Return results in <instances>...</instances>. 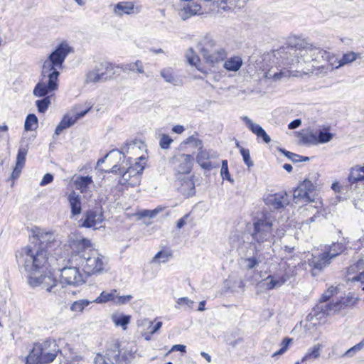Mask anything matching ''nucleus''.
Masks as SVG:
<instances>
[{
  "label": "nucleus",
  "mask_w": 364,
  "mask_h": 364,
  "mask_svg": "<svg viewBox=\"0 0 364 364\" xmlns=\"http://www.w3.org/2000/svg\"><path fill=\"white\" fill-rule=\"evenodd\" d=\"M171 257V254L167 252L161 251L159 252L153 258V262H166L168 261L169 257Z\"/></svg>",
  "instance_id": "53"
},
{
  "label": "nucleus",
  "mask_w": 364,
  "mask_h": 364,
  "mask_svg": "<svg viewBox=\"0 0 364 364\" xmlns=\"http://www.w3.org/2000/svg\"><path fill=\"white\" fill-rule=\"evenodd\" d=\"M164 210V208L159 206L154 210H144L138 213L139 218H154L157 214L161 213Z\"/></svg>",
  "instance_id": "46"
},
{
  "label": "nucleus",
  "mask_w": 364,
  "mask_h": 364,
  "mask_svg": "<svg viewBox=\"0 0 364 364\" xmlns=\"http://www.w3.org/2000/svg\"><path fill=\"white\" fill-rule=\"evenodd\" d=\"M162 326V322L158 321L154 323L153 321L149 319H143L139 323V326L141 328V333L144 336L145 340H150V335L156 333Z\"/></svg>",
  "instance_id": "20"
},
{
  "label": "nucleus",
  "mask_w": 364,
  "mask_h": 364,
  "mask_svg": "<svg viewBox=\"0 0 364 364\" xmlns=\"http://www.w3.org/2000/svg\"><path fill=\"white\" fill-rule=\"evenodd\" d=\"M114 66L109 62H102L97 64L85 75L86 83H97L101 81H107L113 77L114 75Z\"/></svg>",
  "instance_id": "10"
},
{
  "label": "nucleus",
  "mask_w": 364,
  "mask_h": 364,
  "mask_svg": "<svg viewBox=\"0 0 364 364\" xmlns=\"http://www.w3.org/2000/svg\"><path fill=\"white\" fill-rule=\"evenodd\" d=\"M43 279V282L40 283V287L42 289H45L47 292L55 293L54 289L57 287L58 280L53 277L50 271H48V273L45 274Z\"/></svg>",
  "instance_id": "31"
},
{
  "label": "nucleus",
  "mask_w": 364,
  "mask_h": 364,
  "mask_svg": "<svg viewBox=\"0 0 364 364\" xmlns=\"http://www.w3.org/2000/svg\"><path fill=\"white\" fill-rule=\"evenodd\" d=\"M95 364H114L113 361L109 355L107 354V356H104L100 354H97L95 358Z\"/></svg>",
  "instance_id": "54"
},
{
  "label": "nucleus",
  "mask_w": 364,
  "mask_h": 364,
  "mask_svg": "<svg viewBox=\"0 0 364 364\" xmlns=\"http://www.w3.org/2000/svg\"><path fill=\"white\" fill-rule=\"evenodd\" d=\"M300 143L306 145L309 144H318V138L317 134L313 132H306L304 134H301L299 138Z\"/></svg>",
  "instance_id": "41"
},
{
  "label": "nucleus",
  "mask_w": 364,
  "mask_h": 364,
  "mask_svg": "<svg viewBox=\"0 0 364 364\" xmlns=\"http://www.w3.org/2000/svg\"><path fill=\"white\" fill-rule=\"evenodd\" d=\"M177 304L179 305H186L188 308H192L193 301L187 297H183L178 299Z\"/></svg>",
  "instance_id": "62"
},
{
  "label": "nucleus",
  "mask_w": 364,
  "mask_h": 364,
  "mask_svg": "<svg viewBox=\"0 0 364 364\" xmlns=\"http://www.w3.org/2000/svg\"><path fill=\"white\" fill-rule=\"evenodd\" d=\"M348 179L350 183L364 181V166L357 165L352 167Z\"/></svg>",
  "instance_id": "34"
},
{
  "label": "nucleus",
  "mask_w": 364,
  "mask_h": 364,
  "mask_svg": "<svg viewBox=\"0 0 364 364\" xmlns=\"http://www.w3.org/2000/svg\"><path fill=\"white\" fill-rule=\"evenodd\" d=\"M178 189L185 196L190 197L195 194V184L188 176L178 178Z\"/></svg>",
  "instance_id": "22"
},
{
  "label": "nucleus",
  "mask_w": 364,
  "mask_h": 364,
  "mask_svg": "<svg viewBox=\"0 0 364 364\" xmlns=\"http://www.w3.org/2000/svg\"><path fill=\"white\" fill-rule=\"evenodd\" d=\"M330 263L328 255L324 253L318 256H313L311 259H309V264L314 269L321 270Z\"/></svg>",
  "instance_id": "28"
},
{
  "label": "nucleus",
  "mask_w": 364,
  "mask_h": 364,
  "mask_svg": "<svg viewBox=\"0 0 364 364\" xmlns=\"http://www.w3.org/2000/svg\"><path fill=\"white\" fill-rule=\"evenodd\" d=\"M132 299V295L120 296L119 295L117 289H112L109 291H102L100 296L93 300V302L97 304H106L112 301L114 305L121 306L129 303Z\"/></svg>",
  "instance_id": "13"
},
{
  "label": "nucleus",
  "mask_w": 364,
  "mask_h": 364,
  "mask_svg": "<svg viewBox=\"0 0 364 364\" xmlns=\"http://www.w3.org/2000/svg\"><path fill=\"white\" fill-rule=\"evenodd\" d=\"M114 13L119 16L124 14L130 15L132 14L138 13L139 10L134 6L132 1H122L117 3L114 8Z\"/></svg>",
  "instance_id": "23"
},
{
  "label": "nucleus",
  "mask_w": 364,
  "mask_h": 364,
  "mask_svg": "<svg viewBox=\"0 0 364 364\" xmlns=\"http://www.w3.org/2000/svg\"><path fill=\"white\" fill-rule=\"evenodd\" d=\"M85 220L82 224V227L97 229V225L104 220L103 213L100 210H92L86 212Z\"/></svg>",
  "instance_id": "16"
},
{
  "label": "nucleus",
  "mask_w": 364,
  "mask_h": 364,
  "mask_svg": "<svg viewBox=\"0 0 364 364\" xmlns=\"http://www.w3.org/2000/svg\"><path fill=\"white\" fill-rule=\"evenodd\" d=\"M300 186L302 188H304V191L308 193V195L312 196V193L314 191V186L313 183L309 180H304Z\"/></svg>",
  "instance_id": "60"
},
{
  "label": "nucleus",
  "mask_w": 364,
  "mask_h": 364,
  "mask_svg": "<svg viewBox=\"0 0 364 364\" xmlns=\"http://www.w3.org/2000/svg\"><path fill=\"white\" fill-rule=\"evenodd\" d=\"M273 218L269 213L263 214L254 222L251 236L255 252L253 257L245 259V266L247 269H252L258 266L264 259V255L267 253L261 252L269 250L276 239H281L284 236L286 232L284 228H277L274 231L273 230Z\"/></svg>",
  "instance_id": "1"
},
{
  "label": "nucleus",
  "mask_w": 364,
  "mask_h": 364,
  "mask_svg": "<svg viewBox=\"0 0 364 364\" xmlns=\"http://www.w3.org/2000/svg\"><path fill=\"white\" fill-rule=\"evenodd\" d=\"M322 324L316 317L312 316L311 311L304 321L296 325L291 333L297 336L296 339L316 340L318 339L317 326Z\"/></svg>",
  "instance_id": "9"
},
{
  "label": "nucleus",
  "mask_w": 364,
  "mask_h": 364,
  "mask_svg": "<svg viewBox=\"0 0 364 364\" xmlns=\"http://www.w3.org/2000/svg\"><path fill=\"white\" fill-rule=\"evenodd\" d=\"M117 68H120L122 70L124 73L132 71L138 74H144V67L143 63L137 60L134 62H132L127 64H123L121 66H117Z\"/></svg>",
  "instance_id": "35"
},
{
  "label": "nucleus",
  "mask_w": 364,
  "mask_h": 364,
  "mask_svg": "<svg viewBox=\"0 0 364 364\" xmlns=\"http://www.w3.org/2000/svg\"><path fill=\"white\" fill-rule=\"evenodd\" d=\"M286 280L284 277L268 276L261 282V286L265 289L269 290L281 287Z\"/></svg>",
  "instance_id": "27"
},
{
  "label": "nucleus",
  "mask_w": 364,
  "mask_h": 364,
  "mask_svg": "<svg viewBox=\"0 0 364 364\" xmlns=\"http://www.w3.org/2000/svg\"><path fill=\"white\" fill-rule=\"evenodd\" d=\"M198 47L205 62L211 66L224 61L227 57L226 50L217 46L215 40L210 36L202 38Z\"/></svg>",
  "instance_id": "6"
},
{
  "label": "nucleus",
  "mask_w": 364,
  "mask_h": 364,
  "mask_svg": "<svg viewBox=\"0 0 364 364\" xmlns=\"http://www.w3.org/2000/svg\"><path fill=\"white\" fill-rule=\"evenodd\" d=\"M89 110L90 108L84 111L75 112L72 114L65 115L55 129V134L59 135L64 129L73 126L79 119L83 117Z\"/></svg>",
  "instance_id": "15"
},
{
  "label": "nucleus",
  "mask_w": 364,
  "mask_h": 364,
  "mask_svg": "<svg viewBox=\"0 0 364 364\" xmlns=\"http://www.w3.org/2000/svg\"><path fill=\"white\" fill-rule=\"evenodd\" d=\"M68 201L71 208L72 215H79L81 213V200L80 195L75 191L71 192L68 196Z\"/></svg>",
  "instance_id": "32"
},
{
  "label": "nucleus",
  "mask_w": 364,
  "mask_h": 364,
  "mask_svg": "<svg viewBox=\"0 0 364 364\" xmlns=\"http://www.w3.org/2000/svg\"><path fill=\"white\" fill-rule=\"evenodd\" d=\"M50 104V97L46 95L44 96L42 100H39L36 102L38 111L41 113H44L48 109Z\"/></svg>",
  "instance_id": "45"
},
{
  "label": "nucleus",
  "mask_w": 364,
  "mask_h": 364,
  "mask_svg": "<svg viewBox=\"0 0 364 364\" xmlns=\"http://www.w3.org/2000/svg\"><path fill=\"white\" fill-rule=\"evenodd\" d=\"M193 157L190 154H181L178 158L179 165L177 171L180 174L189 173L192 169Z\"/></svg>",
  "instance_id": "24"
},
{
  "label": "nucleus",
  "mask_w": 364,
  "mask_h": 364,
  "mask_svg": "<svg viewBox=\"0 0 364 364\" xmlns=\"http://www.w3.org/2000/svg\"><path fill=\"white\" fill-rule=\"evenodd\" d=\"M73 183L76 189H78L82 193H86L89 186L93 183L91 176H75L73 177Z\"/></svg>",
  "instance_id": "26"
},
{
  "label": "nucleus",
  "mask_w": 364,
  "mask_h": 364,
  "mask_svg": "<svg viewBox=\"0 0 364 364\" xmlns=\"http://www.w3.org/2000/svg\"><path fill=\"white\" fill-rule=\"evenodd\" d=\"M71 252L68 263L80 265L88 275L102 274L106 270L107 261L105 256L91 247L89 240L82 239L70 245Z\"/></svg>",
  "instance_id": "4"
},
{
  "label": "nucleus",
  "mask_w": 364,
  "mask_h": 364,
  "mask_svg": "<svg viewBox=\"0 0 364 364\" xmlns=\"http://www.w3.org/2000/svg\"><path fill=\"white\" fill-rule=\"evenodd\" d=\"M71 50L69 45L63 42L44 60L41 68V79L33 90L34 96L42 97L58 90L59 87V70L63 68L65 59Z\"/></svg>",
  "instance_id": "3"
},
{
  "label": "nucleus",
  "mask_w": 364,
  "mask_h": 364,
  "mask_svg": "<svg viewBox=\"0 0 364 364\" xmlns=\"http://www.w3.org/2000/svg\"><path fill=\"white\" fill-rule=\"evenodd\" d=\"M358 299L354 294L349 293L346 296L341 299L342 304L346 307L352 306L355 304Z\"/></svg>",
  "instance_id": "50"
},
{
  "label": "nucleus",
  "mask_w": 364,
  "mask_h": 364,
  "mask_svg": "<svg viewBox=\"0 0 364 364\" xmlns=\"http://www.w3.org/2000/svg\"><path fill=\"white\" fill-rule=\"evenodd\" d=\"M346 279L364 284V256L348 268ZM363 290L364 291V287Z\"/></svg>",
  "instance_id": "14"
},
{
  "label": "nucleus",
  "mask_w": 364,
  "mask_h": 364,
  "mask_svg": "<svg viewBox=\"0 0 364 364\" xmlns=\"http://www.w3.org/2000/svg\"><path fill=\"white\" fill-rule=\"evenodd\" d=\"M53 181V176L50 173H46L44 175L42 181L40 183V186H44L50 183Z\"/></svg>",
  "instance_id": "63"
},
{
  "label": "nucleus",
  "mask_w": 364,
  "mask_h": 364,
  "mask_svg": "<svg viewBox=\"0 0 364 364\" xmlns=\"http://www.w3.org/2000/svg\"><path fill=\"white\" fill-rule=\"evenodd\" d=\"M41 353V345H38L37 343H36L31 352L26 358V364H43Z\"/></svg>",
  "instance_id": "36"
},
{
  "label": "nucleus",
  "mask_w": 364,
  "mask_h": 364,
  "mask_svg": "<svg viewBox=\"0 0 364 364\" xmlns=\"http://www.w3.org/2000/svg\"><path fill=\"white\" fill-rule=\"evenodd\" d=\"M243 64L242 59L238 55L228 58L223 64V68L228 71L237 72Z\"/></svg>",
  "instance_id": "33"
},
{
  "label": "nucleus",
  "mask_w": 364,
  "mask_h": 364,
  "mask_svg": "<svg viewBox=\"0 0 364 364\" xmlns=\"http://www.w3.org/2000/svg\"><path fill=\"white\" fill-rule=\"evenodd\" d=\"M38 345H41V356L43 360V363L46 364L52 362L56 357L58 350H53L49 352L47 350V348L49 346V343H37Z\"/></svg>",
  "instance_id": "38"
},
{
  "label": "nucleus",
  "mask_w": 364,
  "mask_h": 364,
  "mask_svg": "<svg viewBox=\"0 0 364 364\" xmlns=\"http://www.w3.org/2000/svg\"><path fill=\"white\" fill-rule=\"evenodd\" d=\"M362 58V53L349 51L344 53L341 59H337L332 55L331 66L332 68H338L345 65L351 63L358 59Z\"/></svg>",
  "instance_id": "18"
},
{
  "label": "nucleus",
  "mask_w": 364,
  "mask_h": 364,
  "mask_svg": "<svg viewBox=\"0 0 364 364\" xmlns=\"http://www.w3.org/2000/svg\"><path fill=\"white\" fill-rule=\"evenodd\" d=\"M16 259L19 265L28 272V282L33 287H40L44 276L52 266V258L40 248L31 249L23 247L16 253Z\"/></svg>",
  "instance_id": "5"
},
{
  "label": "nucleus",
  "mask_w": 364,
  "mask_h": 364,
  "mask_svg": "<svg viewBox=\"0 0 364 364\" xmlns=\"http://www.w3.org/2000/svg\"><path fill=\"white\" fill-rule=\"evenodd\" d=\"M186 58L189 64L196 66L198 70H201V69L198 68V65L200 64V58L195 53L193 48L188 49V50L186 53Z\"/></svg>",
  "instance_id": "44"
},
{
  "label": "nucleus",
  "mask_w": 364,
  "mask_h": 364,
  "mask_svg": "<svg viewBox=\"0 0 364 364\" xmlns=\"http://www.w3.org/2000/svg\"><path fill=\"white\" fill-rule=\"evenodd\" d=\"M70 255V253L65 258L62 257L59 259H56L58 265L63 266V267L60 269V275L59 281L62 287H77L85 282L82 274L79 270L80 265H74L68 263V258Z\"/></svg>",
  "instance_id": "7"
},
{
  "label": "nucleus",
  "mask_w": 364,
  "mask_h": 364,
  "mask_svg": "<svg viewBox=\"0 0 364 364\" xmlns=\"http://www.w3.org/2000/svg\"><path fill=\"white\" fill-rule=\"evenodd\" d=\"M312 316L316 317L321 323L326 321L327 317L330 315L328 311L326 303H318L312 310Z\"/></svg>",
  "instance_id": "30"
},
{
  "label": "nucleus",
  "mask_w": 364,
  "mask_h": 364,
  "mask_svg": "<svg viewBox=\"0 0 364 364\" xmlns=\"http://www.w3.org/2000/svg\"><path fill=\"white\" fill-rule=\"evenodd\" d=\"M220 174L223 178H225L231 182H233V179L230 178L229 171H228V161L226 160H223L222 161V167L220 171Z\"/></svg>",
  "instance_id": "57"
},
{
  "label": "nucleus",
  "mask_w": 364,
  "mask_h": 364,
  "mask_svg": "<svg viewBox=\"0 0 364 364\" xmlns=\"http://www.w3.org/2000/svg\"><path fill=\"white\" fill-rule=\"evenodd\" d=\"M364 347V343H358L356 345L349 348L344 354L347 357H352Z\"/></svg>",
  "instance_id": "58"
},
{
  "label": "nucleus",
  "mask_w": 364,
  "mask_h": 364,
  "mask_svg": "<svg viewBox=\"0 0 364 364\" xmlns=\"http://www.w3.org/2000/svg\"><path fill=\"white\" fill-rule=\"evenodd\" d=\"M186 143L191 145L192 146L198 147V150L203 148L202 141L193 136L188 137Z\"/></svg>",
  "instance_id": "59"
},
{
  "label": "nucleus",
  "mask_w": 364,
  "mask_h": 364,
  "mask_svg": "<svg viewBox=\"0 0 364 364\" xmlns=\"http://www.w3.org/2000/svg\"><path fill=\"white\" fill-rule=\"evenodd\" d=\"M242 120L245 122L246 126L252 133L256 134L258 137L262 138L265 143L271 141L270 136L266 133L263 128L257 124L254 123L248 117L243 116L241 117Z\"/></svg>",
  "instance_id": "21"
},
{
  "label": "nucleus",
  "mask_w": 364,
  "mask_h": 364,
  "mask_svg": "<svg viewBox=\"0 0 364 364\" xmlns=\"http://www.w3.org/2000/svg\"><path fill=\"white\" fill-rule=\"evenodd\" d=\"M92 302L93 301H89L87 299L75 301L72 304L70 309L75 312H82V311Z\"/></svg>",
  "instance_id": "43"
},
{
  "label": "nucleus",
  "mask_w": 364,
  "mask_h": 364,
  "mask_svg": "<svg viewBox=\"0 0 364 364\" xmlns=\"http://www.w3.org/2000/svg\"><path fill=\"white\" fill-rule=\"evenodd\" d=\"M33 237L38 241V244L34 245L33 246H26V247L31 248L32 250L40 248L43 250L48 255V251L46 250V247H51L55 245H58L60 241L58 238V235L53 231H46L39 228H36L33 230Z\"/></svg>",
  "instance_id": "11"
},
{
  "label": "nucleus",
  "mask_w": 364,
  "mask_h": 364,
  "mask_svg": "<svg viewBox=\"0 0 364 364\" xmlns=\"http://www.w3.org/2000/svg\"><path fill=\"white\" fill-rule=\"evenodd\" d=\"M132 181V178L131 176V174L129 173L128 171H127L123 173L120 183L123 185L127 183L128 185L130 186V182Z\"/></svg>",
  "instance_id": "64"
},
{
  "label": "nucleus",
  "mask_w": 364,
  "mask_h": 364,
  "mask_svg": "<svg viewBox=\"0 0 364 364\" xmlns=\"http://www.w3.org/2000/svg\"><path fill=\"white\" fill-rule=\"evenodd\" d=\"M160 75L166 82L174 86H181L183 84L181 80L174 75L173 70L171 68H163L160 72Z\"/></svg>",
  "instance_id": "29"
},
{
  "label": "nucleus",
  "mask_w": 364,
  "mask_h": 364,
  "mask_svg": "<svg viewBox=\"0 0 364 364\" xmlns=\"http://www.w3.org/2000/svg\"><path fill=\"white\" fill-rule=\"evenodd\" d=\"M326 306L329 311L330 315L339 312L341 309H344L345 306L342 304L341 301H338L336 302L326 304Z\"/></svg>",
  "instance_id": "49"
},
{
  "label": "nucleus",
  "mask_w": 364,
  "mask_h": 364,
  "mask_svg": "<svg viewBox=\"0 0 364 364\" xmlns=\"http://www.w3.org/2000/svg\"><path fill=\"white\" fill-rule=\"evenodd\" d=\"M274 57L284 66L300 69L306 73L310 71L314 66L312 65L310 68L309 64L311 62H320L321 58L328 61L331 65L332 55L302 41L294 47L290 46L275 50Z\"/></svg>",
  "instance_id": "2"
},
{
  "label": "nucleus",
  "mask_w": 364,
  "mask_h": 364,
  "mask_svg": "<svg viewBox=\"0 0 364 364\" xmlns=\"http://www.w3.org/2000/svg\"><path fill=\"white\" fill-rule=\"evenodd\" d=\"M333 135L326 131H321L317 134L318 143H326L332 139Z\"/></svg>",
  "instance_id": "55"
},
{
  "label": "nucleus",
  "mask_w": 364,
  "mask_h": 364,
  "mask_svg": "<svg viewBox=\"0 0 364 364\" xmlns=\"http://www.w3.org/2000/svg\"><path fill=\"white\" fill-rule=\"evenodd\" d=\"M26 154L27 150L26 148L21 147L18 149L16 156V166L11 174L12 178H17L20 176L21 170L25 165Z\"/></svg>",
  "instance_id": "25"
},
{
  "label": "nucleus",
  "mask_w": 364,
  "mask_h": 364,
  "mask_svg": "<svg viewBox=\"0 0 364 364\" xmlns=\"http://www.w3.org/2000/svg\"><path fill=\"white\" fill-rule=\"evenodd\" d=\"M264 200L268 206L274 209L284 208L289 203L288 196L284 192L269 194Z\"/></svg>",
  "instance_id": "17"
},
{
  "label": "nucleus",
  "mask_w": 364,
  "mask_h": 364,
  "mask_svg": "<svg viewBox=\"0 0 364 364\" xmlns=\"http://www.w3.org/2000/svg\"><path fill=\"white\" fill-rule=\"evenodd\" d=\"M337 287L331 286L322 295L319 303H326L333 295L337 294Z\"/></svg>",
  "instance_id": "52"
},
{
  "label": "nucleus",
  "mask_w": 364,
  "mask_h": 364,
  "mask_svg": "<svg viewBox=\"0 0 364 364\" xmlns=\"http://www.w3.org/2000/svg\"><path fill=\"white\" fill-rule=\"evenodd\" d=\"M238 0H213V3L217 4L218 7L223 10H226L228 8H231L235 6Z\"/></svg>",
  "instance_id": "48"
},
{
  "label": "nucleus",
  "mask_w": 364,
  "mask_h": 364,
  "mask_svg": "<svg viewBox=\"0 0 364 364\" xmlns=\"http://www.w3.org/2000/svg\"><path fill=\"white\" fill-rule=\"evenodd\" d=\"M322 346L320 344L315 345L311 350H309L306 354L302 358L301 363H305L309 360L316 359L320 356V352Z\"/></svg>",
  "instance_id": "42"
},
{
  "label": "nucleus",
  "mask_w": 364,
  "mask_h": 364,
  "mask_svg": "<svg viewBox=\"0 0 364 364\" xmlns=\"http://www.w3.org/2000/svg\"><path fill=\"white\" fill-rule=\"evenodd\" d=\"M286 75L285 73L282 70L279 72L273 73L272 70H269L266 73V77L268 78H272L275 80L281 79L283 76Z\"/></svg>",
  "instance_id": "61"
},
{
  "label": "nucleus",
  "mask_w": 364,
  "mask_h": 364,
  "mask_svg": "<svg viewBox=\"0 0 364 364\" xmlns=\"http://www.w3.org/2000/svg\"><path fill=\"white\" fill-rule=\"evenodd\" d=\"M112 320L115 326H121L124 330H126L127 326L130 322L131 316L121 313H115L112 316Z\"/></svg>",
  "instance_id": "40"
},
{
  "label": "nucleus",
  "mask_w": 364,
  "mask_h": 364,
  "mask_svg": "<svg viewBox=\"0 0 364 364\" xmlns=\"http://www.w3.org/2000/svg\"><path fill=\"white\" fill-rule=\"evenodd\" d=\"M108 349L109 355L114 364H129L134 358L136 347L132 343H113Z\"/></svg>",
  "instance_id": "8"
},
{
  "label": "nucleus",
  "mask_w": 364,
  "mask_h": 364,
  "mask_svg": "<svg viewBox=\"0 0 364 364\" xmlns=\"http://www.w3.org/2000/svg\"><path fill=\"white\" fill-rule=\"evenodd\" d=\"M240 154L242 156L243 161L245 164L249 167H252L254 165L253 161L250 158V151L247 149H245L243 147H240Z\"/></svg>",
  "instance_id": "51"
},
{
  "label": "nucleus",
  "mask_w": 364,
  "mask_h": 364,
  "mask_svg": "<svg viewBox=\"0 0 364 364\" xmlns=\"http://www.w3.org/2000/svg\"><path fill=\"white\" fill-rule=\"evenodd\" d=\"M216 157H218L216 152L212 150L207 151L201 149L199 150L197 154L196 161L197 163L201 166V168L210 170L216 166L212 164L210 159Z\"/></svg>",
  "instance_id": "19"
},
{
  "label": "nucleus",
  "mask_w": 364,
  "mask_h": 364,
  "mask_svg": "<svg viewBox=\"0 0 364 364\" xmlns=\"http://www.w3.org/2000/svg\"><path fill=\"white\" fill-rule=\"evenodd\" d=\"M172 141L173 140L169 137L168 135L164 134L161 135L159 144L161 149H168Z\"/></svg>",
  "instance_id": "56"
},
{
  "label": "nucleus",
  "mask_w": 364,
  "mask_h": 364,
  "mask_svg": "<svg viewBox=\"0 0 364 364\" xmlns=\"http://www.w3.org/2000/svg\"><path fill=\"white\" fill-rule=\"evenodd\" d=\"M144 167L139 163H135L134 166L128 168L127 171L131 174L132 181L130 182L131 186H136L139 184L141 181V174L143 171Z\"/></svg>",
  "instance_id": "37"
},
{
  "label": "nucleus",
  "mask_w": 364,
  "mask_h": 364,
  "mask_svg": "<svg viewBox=\"0 0 364 364\" xmlns=\"http://www.w3.org/2000/svg\"><path fill=\"white\" fill-rule=\"evenodd\" d=\"M178 15L183 21L203 14L201 5L198 0L178 1L176 4Z\"/></svg>",
  "instance_id": "12"
},
{
  "label": "nucleus",
  "mask_w": 364,
  "mask_h": 364,
  "mask_svg": "<svg viewBox=\"0 0 364 364\" xmlns=\"http://www.w3.org/2000/svg\"><path fill=\"white\" fill-rule=\"evenodd\" d=\"M293 196L295 199H302L309 203L314 201L311 196L308 195V193L306 192V191H304V188H302L300 185L294 191ZM312 207L313 205L311 203H309L306 205V209L310 210Z\"/></svg>",
  "instance_id": "39"
},
{
  "label": "nucleus",
  "mask_w": 364,
  "mask_h": 364,
  "mask_svg": "<svg viewBox=\"0 0 364 364\" xmlns=\"http://www.w3.org/2000/svg\"><path fill=\"white\" fill-rule=\"evenodd\" d=\"M38 119L35 114H30L25 121L24 128L26 131L33 130L37 127Z\"/></svg>",
  "instance_id": "47"
}]
</instances>
